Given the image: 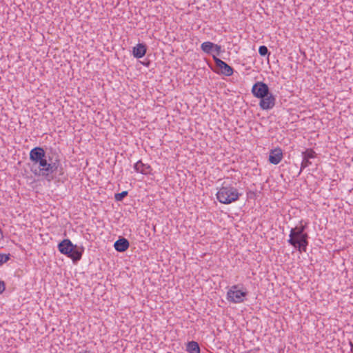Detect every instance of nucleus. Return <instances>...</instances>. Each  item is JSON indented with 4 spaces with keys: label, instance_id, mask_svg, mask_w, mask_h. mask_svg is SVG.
<instances>
[{
    "label": "nucleus",
    "instance_id": "nucleus-1",
    "mask_svg": "<svg viewBox=\"0 0 353 353\" xmlns=\"http://www.w3.org/2000/svg\"><path fill=\"white\" fill-rule=\"evenodd\" d=\"M305 225L292 228L288 242L301 252H305L308 245V234L305 232Z\"/></svg>",
    "mask_w": 353,
    "mask_h": 353
},
{
    "label": "nucleus",
    "instance_id": "nucleus-2",
    "mask_svg": "<svg viewBox=\"0 0 353 353\" xmlns=\"http://www.w3.org/2000/svg\"><path fill=\"white\" fill-rule=\"evenodd\" d=\"M241 194L231 184L223 183L216 194L217 200L223 204H230L239 200Z\"/></svg>",
    "mask_w": 353,
    "mask_h": 353
},
{
    "label": "nucleus",
    "instance_id": "nucleus-3",
    "mask_svg": "<svg viewBox=\"0 0 353 353\" xmlns=\"http://www.w3.org/2000/svg\"><path fill=\"white\" fill-rule=\"evenodd\" d=\"M34 165H38L39 173L38 174L43 176L48 181L52 179V174L57 170V164L53 162L50 157L42 158Z\"/></svg>",
    "mask_w": 353,
    "mask_h": 353
},
{
    "label": "nucleus",
    "instance_id": "nucleus-4",
    "mask_svg": "<svg viewBox=\"0 0 353 353\" xmlns=\"http://www.w3.org/2000/svg\"><path fill=\"white\" fill-rule=\"evenodd\" d=\"M248 292L239 288L238 285L230 287L227 292V300L233 303H241L244 301Z\"/></svg>",
    "mask_w": 353,
    "mask_h": 353
},
{
    "label": "nucleus",
    "instance_id": "nucleus-5",
    "mask_svg": "<svg viewBox=\"0 0 353 353\" xmlns=\"http://www.w3.org/2000/svg\"><path fill=\"white\" fill-rule=\"evenodd\" d=\"M252 93L255 97L261 99L267 97V94L270 93V90L267 84L258 81L252 86Z\"/></svg>",
    "mask_w": 353,
    "mask_h": 353
},
{
    "label": "nucleus",
    "instance_id": "nucleus-6",
    "mask_svg": "<svg viewBox=\"0 0 353 353\" xmlns=\"http://www.w3.org/2000/svg\"><path fill=\"white\" fill-rule=\"evenodd\" d=\"M213 59L216 63V67L220 70V72L227 77H230L233 74V69L228 64L223 61L217 58L216 56H213Z\"/></svg>",
    "mask_w": 353,
    "mask_h": 353
},
{
    "label": "nucleus",
    "instance_id": "nucleus-7",
    "mask_svg": "<svg viewBox=\"0 0 353 353\" xmlns=\"http://www.w3.org/2000/svg\"><path fill=\"white\" fill-rule=\"evenodd\" d=\"M276 98L272 94L269 93L267 94V97H264V98H261V101L259 103V106L262 110H270L274 108L275 105Z\"/></svg>",
    "mask_w": 353,
    "mask_h": 353
},
{
    "label": "nucleus",
    "instance_id": "nucleus-8",
    "mask_svg": "<svg viewBox=\"0 0 353 353\" xmlns=\"http://www.w3.org/2000/svg\"><path fill=\"white\" fill-rule=\"evenodd\" d=\"M46 152L42 148L36 147L30 150V159L35 164L42 158L46 157Z\"/></svg>",
    "mask_w": 353,
    "mask_h": 353
},
{
    "label": "nucleus",
    "instance_id": "nucleus-9",
    "mask_svg": "<svg viewBox=\"0 0 353 353\" xmlns=\"http://www.w3.org/2000/svg\"><path fill=\"white\" fill-rule=\"evenodd\" d=\"M283 159V152L281 148H277L273 150H271L270 156H269V161L274 165L279 164Z\"/></svg>",
    "mask_w": 353,
    "mask_h": 353
},
{
    "label": "nucleus",
    "instance_id": "nucleus-10",
    "mask_svg": "<svg viewBox=\"0 0 353 353\" xmlns=\"http://www.w3.org/2000/svg\"><path fill=\"white\" fill-rule=\"evenodd\" d=\"M134 169L137 172L148 175L151 174L152 172V168L150 165L143 163L141 160L138 161L134 165Z\"/></svg>",
    "mask_w": 353,
    "mask_h": 353
},
{
    "label": "nucleus",
    "instance_id": "nucleus-11",
    "mask_svg": "<svg viewBox=\"0 0 353 353\" xmlns=\"http://www.w3.org/2000/svg\"><path fill=\"white\" fill-rule=\"evenodd\" d=\"M74 245L69 239H64L58 245V249L61 254L68 255L72 251Z\"/></svg>",
    "mask_w": 353,
    "mask_h": 353
},
{
    "label": "nucleus",
    "instance_id": "nucleus-12",
    "mask_svg": "<svg viewBox=\"0 0 353 353\" xmlns=\"http://www.w3.org/2000/svg\"><path fill=\"white\" fill-rule=\"evenodd\" d=\"M146 46L143 43H139L132 49V54L135 58H142L146 53Z\"/></svg>",
    "mask_w": 353,
    "mask_h": 353
},
{
    "label": "nucleus",
    "instance_id": "nucleus-13",
    "mask_svg": "<svg viewBox=\"0 0 353 353\" xmlns=\"http://www.w3.org/2000/svg\"><path fill=\"white\" fill-rule=\"evenodd\" d=\"M129 245V241L125 238H121L114 243V247L117 251L122 252L127 250Z\"/></svg>",
    "mask_w": 353,
    "mask_h": 353
},
{
    "label": "nucleus",
    "instance_id": "nucleus-14",
    "mask_svg": "<svg viewBox=\"0 0 353 353\" xmlns=\"http://www.w3.org/2000/svg\"><path fill=\"white\" fill-rule=\"evenodd\" d=\"M68 257L71 258L74 261H79L82 256V252L79 250L77 248L76 245L72 248V251L70 254L67 255Z\"/></svg>",
    "mask_w": 353,
    "mask_h": 353
},
{
    "label": "nucleus",
    "instance_id": "nucleus-15",
    "mask_svg": "<svg viewBox=\"0 0 353 353\" xmlns=\"http://www.w3.org/2000/svg\"><path fill=\"white\" fill-rule=\"evenodd\" d=\"M187 351L189 353H200V347L196 341H190L187 345Z\"/></svg>",
    "mask_w": 353,
    "mask_h": 353
},
{
    "label": "nucleus",
    "instance_id": "nucleus-16",
    "mask_svg": "<svg viewBox=\"0 0 353 353\" xmlns=\"http://www.w3.org/2000/svg\"><path fill=\"white\" fill-rule=\"evenodd\" d=\"M214 43L210 42V41H206L203 42L201 46V50L208 54H210L212 52V50H214Z\"/></svg>",
    "mask_w": 353,
    "mask_h": 353
},
{
    "label": "nucleus",
    "instance_id": "nucleus-17",
    "mask_svg": "<svg viewBox=\"0 0 353 353\" xmlns=\"http://www.w3.org/2000/svg\"><path fill=\"white\" fill-rule=\"evenodd\" d=\"M315 152L312 150H307L302 152V155L307 157V159H313L315 157Z\"/></svg>",
    "mask_w": 353,
    "mask_h": 353
},
{
    "label": "nucleus",
    "instance_id": "nucleus-18",
    "mask_svg": "<svg viewBox=\"0 0 353 353\" xmlns=\"http://www.w3.org/2000/svg\"><path fill=\"white\" fill-rule=\"evenodd\" d=\"M311 164V162L310 161V159L307 157L303 156V161L301 162V170L305 169L307 166H309Z\"/></svg>",
    "mask_w": 353,
    "mask_h": 353
},
{
    "label": "nucleus",
    "instance_id": "nucleus-19",
    "mask_svg": "<svg viewBox=\"0 0 353 353\" xmlns=\"http://www.w3.org/2000/svg\"><path fill=\"white\" fill-rule=\"evenodd\" d=\"M127 195H128V192L127 191H123L121 193L116 194L115 196H114V198H115L116 201H121Z\"/></svg>",
    "mask_w": 353,
    "mask_h": 353
},
{
    "label": "nucleus",
    "instance_id": "nucleus-20",
    "mask_svg": "<svg viewBox=\"0 0 353 353\" xmlns=\"http://www.w3.org/2000/svg\"><path fill=\"white\" fill-rule=\"evenodd\" d=\"M10 259V254L0 253V265L7 262Z\"/></svg>",
    "mask_w": 353,
    "mask_h": 353
},
{
    "label": "nucleus",
    "instance_id": "nucleus-21",
    "mask_svg": "<svg viewBox=\"0 0 353 353\" xmlns=\"http://www.w3.org/2000/svg\"><path fill=\"white\" fill-rule=\"evenodd\" d=\"M259 53L261 56H265L268 54V49L265 46H261L259 48Z\"/></svg>",
    "mask_w": 353,
    "mask_h": 353
},
{
    "label": "nucleus",
    "instance_id": "nucleus-22",
    "mask_svg": "<svg viewBox=\"0 0 353 353\" xmlns=\"http://www.w3.org/2000/svg\"><path fill=\"white\" fill-rule=\"evenodd\" d=\"M214 50L216 52V55H219L221 51V47L219 45L214 44Z\"/></svg>",
    "mask_w": 353,
    "mask_h": 353
},
{
    "label": "nucleus",
    "instance_id": "nucleus-23",
    "mask_svg": "<svg viewBox=\"0 0 353 353\" xmlns=\"http://www.w3.org/2000/svg\"><path fill=\"white\" fill-rule=\"evenodd\" d=\"M5 290V284L3 281H0V294H1Z\"/></svg>",
    "mask_w": 353,
    "mask_h": 353
},
{
    "label": "nucleus",
    "instance_id": "nucleus-24",
    "mask_svg": "<svg viewBox=\"0 0 353 353\" xmlns=\"http://www.w3.org/2000/svg\"><path fill=\"white\" fill-rule=\"evenodd\" d=\"M3 232L1 231V230L0 229V240H1L3 239Z\"/></svg>",
    "mask_w": 353,
    "mask_h": 353
},
{
    "label": "nucleus",
    "instance_id": "nucleus-25",
    "mask_svg": "<svg viewBox=\"0 0 353 353\" xmlns=\"http://www.w3.org/2000/svg\"><path fill=\"white\" fill-rule=\"evenodd\" d=\"M78 353H91L90 351H88V350H83V351H81Z\"/></svg>",
    "mask_w": 353,
    "mask_h": 353
},
{
    "label": "nucleus",
    "instance_id": "nucleus-26",
    "mask_svg": "<svg viewBox=\"0 0 353 353\" xmlns=\"http://www.w3.org/2000/svg\"><path fill=\"white\" fill-rule=\"evenodd\" d=\"M350 345H351V347H352L351 350L352 351L353 350V344L351 343Z\"/></svg>",
    "mask_w": 353,
    "mask_h": 353
}]
</instances>
